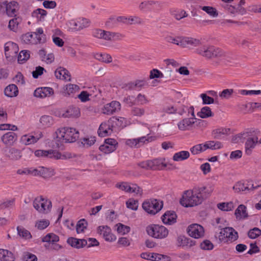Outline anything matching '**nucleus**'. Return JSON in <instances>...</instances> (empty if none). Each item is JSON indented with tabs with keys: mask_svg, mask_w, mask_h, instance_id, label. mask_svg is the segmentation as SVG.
Listing matches in <instances>:
<instances>
[{
	"mask_svg": "<svg viewBox=\"0 0 261 261\" xmlns=\"http://www.w3.org/2000/svg\"><path fill=\"white\" fill-rule=\"evenodd\" d=\"M116 187L127 193L139 195H141L142 193L141 188L137 185L134 184L122 182L117 183L116 185Z\"/></svg>",
	"mask_w": 261,
	"mask_h": 261,
	"instance_id": "9b49d317",
	"label": "nucleus"
},
{
	"mask_svg": "<svg viewBox=\"0 0 261 261\" xmlns=\"http://www.w3.org/2000/svg\"><path fill=\"white\" fill-rule=\"evenodd\" d=\"M33 206L38 212L46 214L50 211L52 205L50 201L39 196L34 199Z\"/></svg>",
	"mask_w": 261,
	"mask_h": 261,
	"instance_id": "1a4fd4ad",
	"label": "nucleus"
},
{
	"mask_svg": "<svg viewBox=\"0 0 261 261\" xmlns=\"http://www.w3.org/2000/svg\"><path fill=\"white\" fill-rule=\"evenodd\" d=\"M21 40L26 44H42L46 41V36L43 29L39 28L34 32H28L22 35Z\"/></svg>",
	"mask_w": 261,
	"mask_h": 261,
	"instance_id": "39448f33",
	"label": "nucleus"
},
{
	"mask_svg": "<svg viewBox=\"0 0 261 261\" xmlns=\"http://www.w3.org/2000/svg\"><path fill=\"white\" fill-rule=\"evenodd\" d=\"M113 130L110 127L108 121L101 123L98 130V134L100 137H105L111 135Z\"/></svg>",
	"mask_w": 261,
	"mask_h": 261,
	"instance_id": "a878e982",
	"label": "nucleus"
},
{
	"mask_svg": "<svg viewBox=\"0 0 261 261\" xmlns=\"http://www.w3.org/2000/svg\"><path fill=\"white\" fill-rule=\"evenodd\" d=\"M40 123L42 127H48L54 124L53 117L48 115H43L40 118Z\"/></svg>",
	"mask_w": 261,
	"mask_h": 261,
	"instance_id": "ea45409f",
	"label": "nucleus"
},
{
	"mask_svg": "<svg viewBox=\"0 0 261 261\" xmlns=\"http://www.w3.org/2000/svg\"><path fill=\"white\" fill-rule=\"evenodd\" d=\"M204 151L203 143L197 144L190 148V151L194 155L198 154Z\"/></svg>",
	"mask_w": 261,
	"mask_h": 261,
	"instance_id": "e2e57ef3",
	"label": "nucleus"
},
{
	"mask_svg": "<svg viewBox=\"0 0 261 261\" xmlns=\"http://www.w3.org/2000/svg\"><path fill=\"white\" fill-rule=\"evenodd\" d=\"M147 234L154 238L162 239L166 238L169 233L167 228L163 225L151 224L146 228Z\"/></svg>",
	"mask_w": 261,
	"mask_h": 261,
	"instance_id": "423d86ee",
	"label": "nucleus"
},
{
	"mask_svg": "<svg viewBox=\"0 0 261 261\" xmlns=\"http://www.w3.org/2000/svg\"><path fill=\"white\" fill-rule=\"evenodd\" d=\"M230 129L226 127H219L212 132V135L214 139H221L230 134Z\"/></svg>",
	"mask_w": 261,
	"mask_h": 261,
	"instance_id": "b1692460",
	"label": "nucleus"
},
{
	"mask_svg": "<svg viewBox=\"0 0 261 261\" xmlns=\"http://www.w3.org/2000/svg\"><path fill=\"white\" fill-rule=\"evenodd\" d=\"M201 9L213 17H216L218 15V13L217 10L214 7L210 6H203L201 7Z\"/></svg>",
	"mask_w": 261,
	"mask_h": 261,
	"instance_id": "6e6d98bb",
	"label": "nucleus"
},
{
	"mask_svg": "<svg viewBox=\"0 0 261 261\" xmlns=\"http://www.w3.org/2000/svg\"><path fill=\"white\" fill-rule=\"evenodd\" d=\"M6 7V11L7 14L9 16H15L17 11L18 10V4L16 2H11L7 3H4Z\"/></svg>",
	"mask_w": 261,
	"mask_h": 261,
	"instance_id": "cd10ccee",
	"label": "nucleus"
},
{
	"mask_svg": "<svg viewBox=\"0 0 261 261\" xmlns=\"http://www.w3.org/2000/svg\"><path fill=\"white\" fill-rule=\"evenodd\" d=\"M3 142L8 146L12 145L17 139V135L12 132L4 134L1 138Z\"/></svg>",
	"mask_w": 261,
	"mask_h": 261,
	"instance_id": "393cba45",
	"label": "nucleus"
},
{
	"mask_svg": "<svg viewBox=\"0 0 261 261\" xmlns=\"http://www.w3.org/2000/svg\"><path fill=\"white\" fill-rule=\"evenodd\" d=\"M54 175V170L40 166L37 168V176L42 177L44 178H49Z\"/></svg>",
	"mask_w": 261,
	"mask_h": 261,
	"instance_id": "7c9ffc66",
	"label": "nucleus"
},
{
	"mask_svg": "<svg viewBox=\"0 0 261 261\" xmlns=\"http://www.w3.org/2000/svg\"><path fill=\"white\" fill-rule=\"evenodd\" d=\"M80 90L79 86L75 84H67L63 88V94L64 96H69L74 94Z\"/></svg>",
	"mask_w": 261,
	"mask_h": 261,
	"instance_id": "473e14b6",
	"label": "nucleus"
},
{
	"mask_svg": "<svg viewBox=\"0 0 261 261\" xmlns=\"http://www.w3.org/2000/svg\"><path fill=\"white\" fill-rule=\"evenodd\" d=\"M13 254L8 250L0 249V260L2 261H14Z\"/></svg>",
	"mask_w": 261,
	"mask_h": 261,
	"instance_id": "c9c22d12",
	"label": "nucleus"
},
{
	"mask_svg": "<svg viewBox=\"0 0 261 261\" xmlns=\"http://www.w3.org/2000/svg\"><path fill=\"white\" fill-rule=\"evenodd\" d=\"M171 14L177 20L188 16V14L184 10L179 9L171 10Z\"/></svg>",
	"mask_w": 261,
	"mask_h": 261,
	"instance_id": "37998d69",
	"label": "nucleus"
},
{
	"mask_svg": "<svg viewBox=\"0 0 261 261\" xmlns=\"http://www.w3.org/2000/svg\"><path fill=\"white\" fill-rule=\"evenodd\" d=\"M59 241V237L54 233H48L42 239V242L53 244Z\"/></svg>",
	"mask_w": 261,
	"mask_h": 261,
	"instance_id": "79ce46f5",
	"label": "nucleus"
},
{
	"mask_svg": "<svg viewBox=\"0 0 261 261\" xmlns=\"http://www.w3.org/2000/svg\"><path fill=\"white\" fill-rule=\"evenodd\" d=\"M90 21L86 18H79L73 22V25L77 30H81L89 26Z\"/></svg>",
	"mask_w": 261,
	"mask_h": 261,
	"instance_id": "4c0bfd02",
	"label": "nucleus"
},
{
	"mask_svg": "<svg viewBox=\"0 0 261 261\" xmlns=\"http://www.w3.org/2000/svg\"><path fill=\"white\" fill-rule=\"evenodd\" d=\"M96 59L106 63H110L112 61V57L107 54L98 53L95 56Z\"/></svg>",
	"mask_w": 261,
	"mask_h": 261,
	"instance_id": "8fccbe9b",
	"label": "nucleus"
},
{
	"mask_svg": "<svg viewBox=\"0 0 261 261\" xmlns=\"http://www.w3.org/2000/svg\"><path fill=\"white\" fill-rule=\"evenodd\" d=\"M54 91L53 89L47 87L38 88L34 92V96L41 98L49 97L54 95Z\"/></svg>",
	"mask_w": 261,
	"mask_h": 261,
	"instance_id": "a211bd4d",
	"label": "nucleus"
},
{
	"mask_svg": "<svg viewBox=\"0 0 261 261\" xmlns=\"http://www.w3.org/2000/svg\"><path fill=\"white\" fill-rule=\"evenodd\" d=\"M147 84L146 81L145 80H137L135 82L127 83L124 88L126 90L139 91L142 88L145 87Z\"/></svg>",
	"mask_w": 261,
	"mask_h": 261,
	"instance_id": "aec40b11",
	"label": "nucleus"
},
{
	"mask_svg": "<svg viewBox=\"0 0 261 261\" xmlns=\"http://www.w3.org/2000/svg\"><path fill=\"white\" fill-rule=\"evenodd\" d=\"M150 141V138L147 136L138 138L125 139V143L131 148H139Z\"/></svg>",
	"mask_w": 261,
	"mask_h": 261,
	"instance_id": "f8f14e48",
	"label": "nucleus"
},
{
	"mask_svg": "<svg viewBox=\"0 0 261 261\" xmlns=\"http://www.w3.org/2000/svg\"><path fill=\"white\" fill-rule=\"evenodd\" d=\"M87 222L85 219H81L79 221L76 225V230L77 233L83 232L87 228Z\"/></svg>",
	"mask_w": 261,
	"mask_h": 261,
	"instance_id": "4d7b16f0",
	"label": "nucleus"
},
{
	"mask_svg": "<svg viewBox=\"0 0 261 261\" xmlns=\"http://www.w3.org/2000/svg\"><path fill=\"white\" fill-rule=\"evenodd\" d=\"M80 113V110L77 108L71 107L68 108L62 115L64 117H78Z\"/></svg>",
	"mask_w": 261,
	"mask_h": 261,
	"instance_id": "c03bdc74",
	"label": "nucleus"
},
{
	"mask_svg": "<svg viewBox=\"0 0 261 261\" xmlns=\"http://www.w3.org/2000/svg\"><path fill=\"white\" fill-rule=\"evenodd\" d=\"M97 232L106 241L113 242L116 240V237L112 233L111 228L108 226H99Z\"/></svg>",
	"mask_w": 261,
	"mask_h": 261,
	"instance_id": "dca6fc26",
	"label": "nucleus"
},
{
	"mask_svg": "<svg viewBox=\"0 0 261 261\" xmlns=\"http://www.w3.org/2000/svg\"><path fill=\"white\" fill-rule=\"evenodd\" d=\"M55 75L57 79L67 81H70V75L69 71L63 67L58 68L55 72Z\"/></svg>",
	"mask_w": 261,
	"mask_h": 261,
	"instance_id": "c756f323",
	"label": "nucleus"
},
{
	"mask_svg": "<svg viewBox=\"0 0 261 261\" xmlns=\"http://www.w3.org/2000/svg\"><path fill=\"white\" fill-rule=\"evenodd\" d=\"M217 207L222 211H230L234 208V205L232 202H221L217 204Z\"/></svg>",
	"mask_w": 261,
	"mask_h": 261,
	"instance_id": "3c124183",
	"label": "nucleus"
},
{
	"mask_svg": "<svg viewBox=\"0 0 261 261\" xmlns=\"http://www.w3.org/2000/svg\"><path fill=\"white\" fill-rule=\"evenodd\" d=\"M138 166L146 170H163L165 168L171 169L172 164L166 161L165 158L155 159L147 160L138 163Z\"/></svg>",
	"mask_w": 261,
	"mask_h": 261,
	"instance_id": "20e7f679",
	"label": "nucleus"
},
{
	"mask_svg": "<svg viewBox=\"0 0 261 261\" xmlns=\"http://www.w3.org/2000/svg\"><path fill=\"white\" fill-rule=\"evenodd\" d=\"M195 118H186L182 119L177 124L178 129L182 131L191 129L195 123Z\"/></svg>",
	"mask_w": 261,
	"mask_h": 261,
	"instance_id": "6ab92c4d",
	"label": "nucleus"
},
{
	"mask_svg": "<svg viewBox=\"0 0 261 261\" xmlns=\"http://www.w3.org/2000/svg\"><path fill=\"white\" fill-rule=\"evenodd\" d=\"M67 243L71 247L76 249L82 248L87 244V241L85 239H80L70 237L67 240Z\"/></svg>",
	"mask_w": 261,
	"mask_h": 261,
	"instance_id": "4be33fe9",
	"label": "nucleus"
},
{
	"mask_svg": "<svg viewBox=\"0 0 261 261\" xmlns=\"http://www.w3.org/2000/svg\"><path fill=\"white\" fill-rule=\"evenodd\" d=\"M204 150L207 149L217 150L222 148V144L219 141H208L203 143Z\"/></svg>",
	"mask_w": 261,
	"mask_h": 261,
	"instance_id": "f704fd0d",
	"label": "nucleus"
},
{
	"mask_svg": "<svg viewBox=\"0 0 261 261\" xmlns=\"http://www.w3.org/2000/svg\"><path fill=\"white\" fill-rule=\"evenodd\" d=\"M197 115L201 118H206L213 116L211 109L210 107L205 106L203 107Z\"/></svg>",
	"mask_w": 261,
	"mask_h": 261,
	"instance_id": "09e8293b",
	"label": "nucleus"
},
{
	"mask_svg": "<svg viewBox=\"0 0 261 261\" xmlns=\"http://www.w3.org/2000/svg\"><path fill=\"white\" fill-rule=\"evenodd\" d=\"M4 92L8 97H15L18 94V88L15 84H10L6 87Z\"/></svg>",
	"mask_w": 261,
	"mask_h": 261,
	"instance_id": "72a5a7b5",
	"label": "nucleus"
},
{
	"mask_svg": "<svg viewBox=\"0 0 261 261\" xmlns=\"http://www.w3.org/2000/svg\"><path fill=\"white\" fill-rule=\"evenodd\" d=\"M245 186L247 192L252 191L261 187V180H248L244 181Z\"/></svg>",
	"mask_w": 261,
	"mask_h": 261,
	"instance_id": "2f4dec72",
	"label": "nucleus"
},
{
	"mask_svg": "<svg viewBox=\"0 0 261 261\" xmlns=\"http://www.w3.org/2000/svg\"><path fill=\"white\" fill-rule=\"evenodd\" d=\"M50 224L48 220L42 219L36 222L35 226L39 230H43L47 228Z\"/></svg>",
	"mask_w": 261,
	"mask_h": 261,
	"instance_id": "5fc2aeb1",
	"label": "nucleus"
},
{
	"mask_svg": "<svg viewBox=\"0 0 261 261\" xmlns=\"http://www.w3.org/2000/svg\"><path fill=\"white\" fill-rule=\"evenodd\" d=\"M155 4L156 2L152 1H145L140 4L139 8L143 11H147L151 9L152 6Z\"/></svg>",
	"mask_w": 261,
	"mask_h": 261,
	"instance_id": "052dcab7",
	"label": "nucleus"
},
{
	"mask_svg": "<svg viewBox=\"0 0 261 261\" xmlns=\"http://www.w3.org/2000/svg\"><path fill=\"white\" fill-rule=\"evenodd\" d=\"M30 51L23 50H21L17 57L18 62L20 64L23 63L25 61L28 60L30 58Z\"/></svg>",
	"mask_w": 261,
	"mask_h": 261,
	"instance_id": "603ef678",
	"label": "nucleus"
},
{
	"mask_svg": "<svg viewBox=\"0 0 261 261\" xmlns=\"http://www.w3.org/2000/svg\"><path fill=\"white\" fill-rule=\"evenodd\" d=\"M120 110V103L117 101H112L103 106L102 109V113L106 115H110L118 112Z\"/></svg>",
	"mask_w": 261,
	"mask_h": 261,
	"instance_id": "4468645a",
	"label": "nucleus"
},
{
	"mask_svg": "<svg viewBox=\"0 0 261 261\" xmlns=\"http://www.w3.org/2000/svg\"><path fill=\"white\" fill-rule=\"evenodd\" d=\"M126 205L127 208L136 211L138 209V201L134 199H129L126 202Z\"/></svg>",
	"mask_w": 261,
	"mask_h": 261,
	"instance_id": "338daca9",
	"label": "nucleus"
},
{
	"mask_svg": "<svg viewBox=\"0 0 261 261\" xmlns=\"http://www.w3.org/2000/svg\"><path fill=\"white\" fill-rule=\"evenodd\" d=\"M92 35L94 37L107 40H110L114 37V33L100 29L94 30L92 32Z\"/></svg>",
	"mask_w": 261,
	"mask_h": 261,
	"instance_id": "412c9836",
	"label": "nucleus"
},
{
	"mask_svg": "<svg viewBox=\"0 0 261 261\" xmlns=\"http://www.w3.org/2000/svg\"><path fill=\"white\" fill-rule=\"evenodd\" d=\"M163 206L162 201L155 199L145 201L142 204L143 210L151 215L156 214L162 209Z\"/></svg>",
	"mask_w": 261,
	"mask_h": 261,
	"instance_id": "6e6552de",
	"label": "nucleus"
},
{
	"mask_svg": "<svg viewBox=\"0 0 261 261\" xmlns=\"http://www.w3.org/2000/svg\"><path fill=\"white\" fill-rule=\"evenodd\" d=\"M17 233L19 237L25 240L32 238V235L29 231L22 226H17Z\"/></svg>",
	"mask_w": 261,
	"mask_h": 261,
	"instance_id": "49530a36",
	"label": "nucleus"
},
{
	"mask_svg": "<svg viewBox=\"0 0 261 261\" xmlns=\"http://www.w3.org/2000/svg\"><path fill=\"white\" fill-rule=\"evenodd\" d=\"M117 230L118 232L121 233V234H127L130 230V228L129 226L124 225L121 223H118L117 224Z\"/></svg>",
	"mask_w": 261,
	"mask_h": 261,
	"instance_id": "0e129e2a",
	"label": "nucleus"
},
{
	"mask_svg": "<svg viewBox=\"0 0 261 261\" xmlns=\"http://www.w3.org/2000/svg\"><path fill=\"white\" fill-rule=\"evenodd\" d=\"M239 238L238 232L232 227H225L221 229L218 239L221 243L232 242Z\"/></svg>",
	"mask_w": 261,
	"mask_h": 261,
	"instance_id": "0eeeda50",
	"label": "nucleus"
},
{
	"mask_svg": "<svg viewBox=\"0 0 261 261\" xmlns=\"http://www.w3.org/2000/svg\"><path fill=\"white\" fill-rule=\"evenodd\" d=\"M182 37H173L171 36H167L165 37V40L169 43H172L175 44H176L179 46H180V44H181V39Z\"/></svg>",
	"mask_w": 261,
	"mask_h": 261,
	"instance_id": "680f3d73",
	"label": "nucleus"
},
{
	"mask_svg": "<svg viewBox=\"0 0 261 261\" xmlns=\"http://www.w3.org/2000/svg\"><path fill=\"white\" fill-rule=\"evenodd\" d=\"M195 52L206 59L219 58L223 62H229L231 59V54L224 52L221 49L213 45H200Z\"/></svg>",
	"mask_w": 261,
	"mask_h": 261,
	"instance_id": "f03ea898",
	"label": "nucleus"
},
{
	"mask_svg": "<svg viewBox=\"0 0 261 261\" xmlns=\"http://www.w3.org/2000/svg\"><path fill=\"white\" fill-rule=\"evenodd\" d=\"M190 157V153L188 151H180L174 154L173 160L179 162L188 159Z\"/></svg>",
	"mask_w": 261,
	"mask_h": 261,
	"instance_id": "58836bf2",
	"label": "nucleus"
},
{
	"mask_svg": "<svg viewBox=\"0 0 261 261\" xmlns=\"http://www.w3.org/2000/svg\"><path fill=\"white\" fill-rule=\"evenodd\" d=\"M46 15V11L40 8L35 10L32 13V16L39 21L43 20Z\"/></svg>",
	"mask_w": 261,
	"mask_h": 261,
	"instance_id": "a19ab883",
	"label": "nucleus"
},
{
	"mask_svg": "<svg viewBox=\"0 0 261 261\" xmlns=\"http://www.w3.org/2000/svg\"><path fill=\"white\" fill-rule=\"evenodd\" d=\"M21 22V18L15 17L9 20L8 28L14 32H17L19 30V25Z\"/></svg>",
	"mask_w": 261,
	"mask_h": 261,
	"instance_id": "e433bc0d",
	"label": "nucleus"
},
{
	"mask_svg": "<svg viewBox=\"0 0 261 261\" xmlns=\"http://www.w3.org/2000/svg\"><path fill=\"white\" fill-rule=\"evenodd\" d=\"M14 199L0 200V208L5 209L12 207L14 203Z\"/></svg>",
	"mask_w": 261,
	"mask_h": 261,
	"instance_id": "bf43d9fd",
	"label": "nucleus"
},
{
	"mask_svg": "<svg viewBox=\"0 0 261 261\" xmlns=\"http://www.w3.org/2000/svg\"><path fill=\"white\" fill-rule=\"evenodd\" d=\"M201 45V42L199 39L191 37H182L180 46L186 47L189 46L197 47Z\"/></svg>",
	"mask_w": 261,
	"mask_h": 261,
	"instance_id": "5701e85b",
	"label": "nucleus"
},
{
	"mask_svg": "<svg viewBox=\"0 0 261 261\" xmlns=\"http://www.w3.org/2000/svg\"><path fill=\"white\" fill-rule=\"evenodd\" d=\"M177 216L174 212L168 211L162 217L163 222L165 224L171 225L176 222Z\"/></svg>",
	"mask_w": 261,
	"mask_h": 261,
	"instance_id": "c85d7f7f",
	"label": "nucleus"
},
{
	"mask_svg": "<svg viewBox=\"0 0 261 261\" xmlns=\"http://www.w3.org/2000/svg\"><path fill=\"white\" fill-rule=\"evenodd\" d=\"M233 189L236 193L241 192H246L244 182L239 181L237 182L233 187Z\"/></svg>",
	"mask_w": 261,
	"mask_h": 261,
	"instance_id": "69168bd1",
	"label": "nucleus"
},
{
	"mask_svg": "<svg viewBox=\"0 0 261 261\" xmlns=\"http://www.w3.org/2000/svg\"><path fill=\"white\" fill-rule=\"evenodd\" d=\"M117 142L114 139L109 138L105 140V143L99 146V150L105 153H110L116 149Z\"/></svg>",
	"mask_w": 261,
	"mask_h": 261,
	"instance_id": "2eb2a0df",
	"label": "nucleus"
},
{
	"mask_svg": "<svg viewBox=\"0 0 261 261\" xmlns=\"http://www.w3.org/2000/svg\"><path fill=\"white\" fill-rule=\"evenodd\" d=\"M205 190L206 187H202L194 188L192 191H186L180 201V204L185 207H192L201 203L203 200L202 193L205 192ZM212 192L210 189H207L205 193L210 194Z\"/></svg>",
	"mask_w": 261,
	"mask_h": 261,
	"instance_id": "f257e3e1",
	"label": "nucleus"
},
{
	"mask_svg": "<svg viewBox=\"0 0 261 261\" xmlns=\"http://www.w3.org/2000/svg\"><path fill=\"white\" fill-rule=\"evenodd\" d=\"M136 100L138 105H144L149 102V100L147 97L143 94L139 93L136 98Z\"/></svg>",
	"mask_w": 261,
	"mask_h": 261,
	"instance_id": "774afa93",
	"label": "nucleus"
},
{
	"mask_svg": "<svg viewBox=\"0 0 261 261\" xmlns=\"http://www.w3.org/2000/svg\"><path fill=\"white\" fill-rule=\"evenodd\" d=\"M188 233L191 237L199 239L204 236V230L201 225L198 224H193L188 227Z\"/></svg>",
	"mask_w": 261,
	"mask_h": 261,
	"instance_id": "ddd939ff",
	"label": "nucleus"
},
{
	"mask_svg": "<svg viewBox=\"0 0 261 261\" xmlns=\"http://www.w3.org/2000/svg\"><path fill=\"white\" fill-rule=\"evenodd\" d=\"M261 235V230L257 227L250 229L248 232V236L250 239H255Z\"/></svg>",
	"mask_w": 261,
	"mask_h": 261,
	"instance_id": "13d9d810",
	"label": "nucleus"
},
{
	"mask_svg": "<svg viewBox=\"0 0 261 261\" xmlns=\"http://www.w3.org/2000/svg\"><path fill=\"white\" fill-rule=\"evenodd\" d=\"M258 144V138L256 137L253 138H248L247 139L245 143V153L247 155H250L252 153L253 149Z\"/></svg>",
	"mask_w": 261,
	"mask_h": 261,
	"instance_id": "bb28decb",
	"label": "nucleus"
},
{
	"mask_svg": "<svg viewBox=\"0 0 261 261\" xmlns=\"http://www.w3.org/2000/svg\"><path fill=\"white\" fill-rule=\"evenodd\" d=\"M8 155L10 159L13 160H18L21 156L20 151L14 148L9 150Z\"/></svg>",
	"mask_w": 261,
	"mask_h": 261,
	"instance_id": "864d4df0",
	"label": "nucleus"
},
{
	"mask_svg": "<svg viewBox=\"0 0 261 261\" xmlns=\"http://www.w3.org/2000/svg\"><path fill=\"white\" fill-rule=\"evenodd\" d=\"M4 49L6 58L8 60L11 61L16 58L19 48L17 44L9 41L5 43Z\"/></svg>",
	"mask_w": 261,
	"mask_h": 261,
	"instance_id": "9d476101",
	"label": "nucleus"
},
{
	"mask_svg": "<svg viewBox=\"0 0 261 261\" xmlns=\"http://www.w3.org/2000/svg\"><path fill=\"white\" fill-rule=\"evenodd\" d=\"M34 154L38 157H47L55 159H62V155L60 152L53 150H37L35 151Z\"/></svg>",
	"mask_w": 261,
	"mask_h": 261,
	"instance_id": "f3484780",
	"label": "nucleus"
},
{
	"mask_svg": "<svg viewBox=\"0 0 261 261\" xmlns=\"http://www.w3.org/2000/svg\"><path fill=\"white\" fill-rule=\"evenodd\" d=\"M235 215L237 218H245L247 217L246 207L243 204L240 205L235 211Z\"/></svg>",
	"mask_w": 261,
	"mask_h": 261,
	"instance_id": "a18cd8bd",
	"label": "nucleus"
},
{
	"mask_svg": "<svg viewBox=\"0 0 261 261\" xmlns=\"http://www.w3.org/2000/svg\"><path fill=\"white\" fill-rule=\"evenodd\" d=\"M20 142L25 145L34 144L35 143L34 137L32 135L27 134L23 135L20 138Z\"/></svg>",
	"mask_w": 261,
	"mask_h": 261,
	"instance_id": "de8ad7c7",
	"label": "nucleus"
},
{
	"mask_svg": "<svg viewBox=\"0 0 261 261\" xmlns=\"http://www.w3.org/2000/svg\"><path fill=\"white\" fill-rule=\"evenodd\" d=\"M56 142L60 143H72L79 137V133L74 128L64 127L58 129L56 132Z\"/></svg>",
	"mask_w": 261,
	"mask_h": 261,
	"instance_id": "7ed1b4c3",
	"label": "nucleus"
}]
</instances>
